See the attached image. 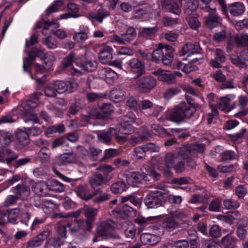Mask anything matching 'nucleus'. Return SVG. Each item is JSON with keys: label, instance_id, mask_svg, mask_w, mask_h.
Masks as SVG:
<instances>
[{"label": "nucleus", "instance_id": "obj_1", "mask_svg": "<svg viewBox=\"0 0 248 248\" xmlns=\"http://www.w3.org/2000/svg\"><path fill=\"white\" fill-rule=\"evenodd\" d=\"M205 148L206 145L202 143L186 144L181 147L177 152L167 153L164 159L165 165L168 169H173L177 173H182L186 169L183 157L186 156L187 153L196 156L197 152H204Z\"/></svg>", "mask_w": 248, "mask_h": 248}, {"label": "nucleus", "instance_id": "obj_2", "mask_svg": "<svg viewBox=\"0 0 248 248\" xmlns=\"http://www.w3.org/2000/svg\"><path fill=\"white\" fill-rule=\"evenodd\" d=\"M185 98L187 103L182 102L171 109L170 114V119L175 123H180L185 119H189L196 112L198 104L188 94H186Z\"/></svg>", "mask_w": 248, "mask_h": 248}, {"label": "nucleus", "instance_id": "obj_3", "mask_svg": "<svg viewBox=\"0 0 248 248\" xmlns=\"http://www.w3.org/2000/svg\"><path fill=\"white\" fill-rule=\"evenodd\" d=\"M217 1L221 6L223 13L226 16H228V9L231 14L235 16L242 15L245 11V5L242 2H235L230 4L227 7L224 0H217Z\"/></svg>", "mask_w": 248, "mask_h": 248}, {"label": "nucleus", "instance_id": "obj_4", "mask_svg": "<svg viewBox=\"0 0 248 248\" xmlns=\"http://www.w3.org/2000/svg\"><path fill=\"white\" fill-rule=\"evenodd\" d=\"M98 235L106 239H121V236L113 231V227L108 221H104L99 224L96 229Z\"/></svg>", "mask_w": 248, "mask_h": 248}, {"label": "nucleus", "instance_id": "obj_5", "mask_svg": "<svg viewBox=\"0 0 248 248\" xmlns=\"http://www.w3.org/2000/svg\"><path fill=\"white\" fill-rule=\"evenodd\" d=\"M163 193L159 191H152L145 197L144 202L148 208H157L162 205Z\"/></svg>", "mask_w": 248, "mask_h": 248}, {"label": "nucleus", "instance_id": "obj_6", "mask_svg": "<svg viewBox=\"0 0 248 248\" xmlns=\"http://www.w3.org/2000/svg\"><path fill=\"white\" fill-rule=\"evenodd\" d=\"M74 191L78 197L86 202L102 192L100 188L91 191L87 185H79L75 187Z\"/></svg>", "mask_w": 248, "mask_h": 248}, {"label": "nucleus", "instance_id": "obj_7", "mask_svg": "<svg viewBox=\"0 0 248 248\" xmlns=\"http://www.w3.org/2000/svg\"><path fill=\"white\" fill-rule=\"evenodd\" d=\"M205 10L209 13V15L205 20V25L207 28L213 29L221 25L222 19L216 13L215 8H211L209 6H206Z\"/></svg>", "mask_w": 248, "mask_h": 248}, {"label": "nucleus", "instance_id": "obj_8", "mask_svg": "<svg viewBox=\"0 0 248 248\" xmlns=\"http://www.w3.org/2000/svg\"><path fill=\"white\" fill-rule=\"evenodd\" d=\"M75 57L74 53H70L62 61V68L65 70L68 75L79 76L82 74L81 72L71 66Z\"/></svg>", "mask_w": 248, "mask_h": 248}, {"label": "nucleus", "instance_id": "obj_9", "mask_svg": "<svg viewBox=\"0 0 248 248\" xmlns=\"http://www.w3.org/2000/svg\"><path fill=\"white\" fill-rule=\"evenodd\" d=\"M230 60L234 65L239 68H246L248 61V50L245 49L240 53L239 55L232 54L230 56Z\"/></svg>", "mask_w": 248, "mask_h": 248}, {"label": "nucleus", "instance_id": "obj_10", "mask_svg": "<svg viewBox=\"0 0 248 248\" xmlns=\"http://www.w3.org/2000/svg\"><path fill=\"white\" fill-rule=\"evenodd\" d=\"M128 65L130 68L131 72L137 75L134 78L136 79L141 77L145 73L144 63L137 58H134L128 62Z\"/></svg>", "mask_w": 248, "mask_h": 248}, {"label": "nucleus", "instance_id": "obj_11", "mask_svg": "<svg viewBox=\"0 0 248 248\" xmlns=\"http://www.w3.org/2000/svg\"><path fill=\"white\" fill-rule=\"evenodd\" d=\"M152 73L157 77V79L159 81L166 82L168 84L175 83L174 75L170 71L159 68L156 71H153Z\"/></svg>", "mask_w": 248, "mask_h": 248}, {"label": "nucleus", "instance_id": "obj_12", "mask_svg": "<svg viewBox=\"0 0 248 248\" xmlns=\"http://www.w3.org/2000/svg\"><path fill=\"white\" fill-rule=\"evenodd\" d=\"M136 83L144 92H148L155 87L156 80L151 76H145L139 78Z\"/></svg>", "mask_w": 248, "mask_h": 248}, {"label": "nucleus", "instance_id": "obj_13", "mask_svg": "<svg viewBox=\"0 0 248 248\" xmlns=\"http://www.w3.org/2000/svg\"><path fill=\"white\" fill-rule=\"evenodd\" d=\"M116 134V129L110 127L106 131H99L97 133V140L99 142L110 145L112 141V138Z\"/></svg>", "mask_w": 248, "mask_h": 248}, {"label": "nucleus", "instance_id": "obj_14", "mask_svg": "<svg viewBox=\"0 0 248 248\" xmlns=\"http://www.w3.org/2000/svg\"><path fill=\"white\" fill-rule=\"evenodd\" d=\"M96 212L97 210L94 208H84L83 215L86 217L84 223L87 232H90L93 228V223L94 220Z\"/></svg>", "mask_w": 248, "mask_h": 248}, {"label": "nucleus", "instance_id": "obj_15", "mask_svg": "<svg viewBox=\"0 0 248 248\" xmlns=\"http://www.w3.org/2000/svg\"><path fill=\"white\" fill-rule=\"evenodd\" d=\"M54 60V57L53 55H51L49 56L45 57L44 60L45 65H41L37 63H34L33 66L36 72V75H38L39 74H44L46 71L49 70L53 65Z\"/></svg>", "mask_w": 248, "mask_h": 248}, {"label": "nucleus", "instance_id": "obj_16", "mask_svg": "<svg viewBox=\"0 0 248 248\" xmlns=\"http://www.w3.org/2000/svg\"><path fill=\"white\" fill-rule=\"evenodd\" d=\"M201 50L199 44L198 43H187L182 47L179 52L181 56H184L187 54V58H190L192 55H195L196 53H198Z\"/></svg>", "mask_w": 248, "mask_h": 248}, {"label": "nucleus", "instance_id": "obj_17", "mask_svg": "<svg viewBox=\"0 0 248 248\" xmlns=\"http://www.w3.org/2000/svg\"><path fill=\"white\" fill-rule=\"evenodd\" d=\"M161 5L166 11L179 15L181 13V6L174 0H162Z\"/></svg>", "mask_w": 248, "mask_h": 248}, {"label": "nucleus", "instance_id": "obj_18", "mask_svg": "<svg viewBox=\"0 0 248 248\" xmlns=\"http://www.w3.org/2000/svg\"><path fill=\"white\" fill-rule=\"evenodd\" d=\"M12 191L16 196H18V199L22 200L27 199L31 193L30 187L24 184H18L13 187Z\"/></svg>", "mask_w": 248, "mask_h": 248}, {"label": "nucleus", "instance_id": "obj_19", "mask_svg": "<svg viewBox=\"0 0 248 248\" xmlns=\"http://www.w3.org/2000/svg\"><path fill=\"white\" fill-rule=\"evenodd\" d=\"M77 160V155L74 152H69L62 155L57 159L56 163L59 166H64L75 163Z\"/></svg>", "mask_w": 248, "mask_h": 248}, {"label": "nucleus", "instance_id": "obj_20", "mask_svg": "<svg viewBox=\"0 0 248 248\" xmlns=\"http://www.w3.org/2000/svg\"><path fill=\"white\" fill-rule=\"evenodd\" d=\"M225 52L220 48H217L215 51V58L210 61V65L214 68H220L221 63L226 61Z\"/></svg>", "mask_w": 248, "mask_h": 248}, {"label": "nucleus", "instance_id": "obj_21", "mask_svg": "<svg viewBox=\"0 0 248 248\" xmlns=\"http://www.w3.org/2000/svg\"><path fill=\"white\" fill-rule=\"evenodd\" d=\"M53 83L58 93H71L73 91V84L70 81L56 80Z\"/></svg>", "mask_w": 248, "mask_h": 248}, {"label": "nucleus", "instance_id": "obj_22", "mask_svg": "<svg viewBox=\"0 0 248 248\" xmlns=\"http://www.w3.org/2000/svg\"><path fill=\"white\" fill-rule=\"evenodd\" d=\"M107 183L103 177V174L98 172L93 173L89 179V185L93 190H96L95 188L97 186H101Z\"/></svg>", "mask_w": 248, "mask_h": 248}, {"label": "nucleus", "instance_id": "obj_23", "mask_svg": "<svg viewBox=\"0 0 248 248\" xmlns=\"http://www.w3.org/2000/svg\"><path fill=\"white\" fill-rule=\"evenodd\" d=\"M238 98L239 110L235 113L234 115L236 118H241L246 116L248 113V108H247L248 103V97L246 96L240 95Z\"/></svg>", "mask_w": 248, "mask_h": 248}, {"label": "nucleus", "instance_id": "obj_24", "mask_svg": "<svg viewBox=\"0 0 248 248\" xmlns=\"http://www.w3.org/2000/svg\"><path fill=\"white\" fill-rule=\"evenodd\" d=\"M235 98L233 94H228L226 96L220 98L217 101V106L219 109L225 112L229 111V106L230 102Z\"/></svg>", "mask_w": 248, "mask_h": 248}, {"label": "nucleus", "instance_id": "obj_25", "mask_svg": "<svg viewBox=\"0 0 248 248\" xmlns=\"http://www.w3.org/2000/svg\"><path fill=\"white\" fill-rule=\"evenodd\" d=\"M67 226L72 233L77 232L80 230H83L84 232L87 231L85 229L83 219H74L71 220L68 222Z\"/></svg>", "mask_w": 248, "mask_h": 248}, {"label": "nucleus", "instance_id": "obj_26", "mask_svg": "<svg viewBox=\"0 0 248 248\" xmlns=\"http://www.w3.org/2000/svg\"><path fill=\"white\" fill-rule=\"evenodd\" d=\"M143 178H145V177L138 171L130 172L126 175V181L128 185L133 186L140 183Z\"/></svg>", "mask_w": 248, "mask_h": 248}, {"label": "nucleus", "instance_id": "obj_27", "mask_svg": "<svg viewBox=\"0 0 248 248\" xmlns=\"http://www.w3.org/2000/svg\"><path fill=\"white\" fill-rule=\"evenodd\" d=\"M112 48L108 46H105L99 53V61L102 63H108L110 62L112 58Z\"/></svg>", "mask_w": 248, "mask_h": 248}, {"label": "nucleus", "instance_id": "obj_28", "mask_svg": "<svg viewBox=\"0 0 248 248\" xmlns=\"http://www.w3.org/2000/svg\"><path fill=\"white\" fill-rule=\"evenodd\" d=\"M32 190L39 196H45L49 191V185L44 182H39L34 185Z\"/></svg>", "mask_w": 248, "mask_h": 248}, {"label": "nucleus", "instance_id": "obj_29", "mask_svg": "<svg viewBox=\"0 0 248 248\" xmlns=\"http://www.w3.org/2000/svg\"><path fill=\"white\" fill-rule=\"evenodd\" d=\"M141 243L144 245H155L160 241V237L151 233H143L140 238Z\"/></svg>", "mask_w": 248, "mask_h": 248}, {"label": "nucleus", "instance_id": "obj_30", "mask_svg": "<svg viewBox=\"0 0 248 248\" xmlns=\"http://www.w3.org/2000/svg\"><path fill=\"white\" fill-rule=\"evenodd\" d=\"M30 209V207L27 204H25L24 208H22L19 210V212H20V222L26 227L28 226V221L31 217Z\"/></svg>", "mask_w": 248, "mask_h": 248}, {"label": "nucleus", "instance_id": "obj_31", "mask_svg": "<svg viewBox=\"0 0 248 248\" xmlns=\"http://www.w3.org/2000/svg\"><path fill=\"white\" fill-rule=\"evenodd\" d=\"M14 139L13 134L3 130H0V145L2 147L9 145Z\"/></svg>", "mask_w": 248, "mask_h": 248}, {"label": "nucleus", "instance_id": "obj_32", "mask_svg": "<svg viewBox=\"0 0 248 248\" xmlns=\"http://www.w3.org/2000/svg\"><path fill=\"white\" fill-rule=\"evenodd\" d=\"M110 13L108 11L103 8L98 9L97 13L91 12L88 14V17L91 19H93L99 23H102L103 19L106 17L109 16Z\"/></svg>", "mask_w": 248, "mask_h": 248}, {"label": "nucleus", "instance_id": "obj_33", "mask_svg": "<svg viewBox=\"0 0 248 248\" xmlns=\"http://www.w3.org/2000/svg\"><path fill=\"white\" fill-rule=\"evenodd\" d=\"M179 223L174 217H168L163 222V227L168 232H172L179 226Z\"/></svg>", "mask_w": 248, "mask_h": 248}, {"label": "nucleus", "instance_id": "obj_34", "mask_svg": "<svg viewBox=\"0 0 248 248\" xmlns=\"http://www.w3.org/2000/svg\"><path fill=\"white\" fill-rule=\"evenodd\" d=\"M97 170L102 173L101 174H103V177L107 183L113 177V174L111 172L114 169L110 165H105L101 166L99 168H97Z\"/></svg>", "mask_w": 248, "mask_h": 248}, {"label": "nucleus", "instance_id": "obj_35", "mask_svg": "<svg viewBox=\"0 0 248 248\" xmlns=\"http://www.w3.org/2000/svg\"><path fill=\"white\" fill-rule=\"evenodd\" d=\"M152 10V6L148 4L143 5L141 7H139L134 11V17L135 18L141 19L149 13Z\"/></svg>", "mask_w": 248, "mask_h": 248}, {"label": "nucleus", "instance_id": "obj_36", "mask_svg": "<svg viewBox=\"0 0 248 248\" xmlns=\"http://www.w3.org/2000/svg\"><path fill=\"white\" fill-rule=\"evenodd\" d=\"M158 30L157 26L152 28H140L139 32V36L143 38H150L155 35Z\"/></svg>", "mask_w": 248, "mask_h": 248}, {"label": "nucleus", "instance_id": "obj_37", "mask_svg": "<svg viewBox=\"0 0 248 248\" xmlns=\"http://www.w3.org/2000/svg\"><path fill=\"white\" fill-rule=\"evenodd\" d=\"M88 32L89 28L86 27L83 31L75 32L73 35V39L77 43H83L88 37Z\"/></svg>", "mask_w": 248, "mask_h": 248}, {"label": "nucleus", "instance_id": "obj_38", "mask_svg": "<svg viewBox=\"0 0 248 248\" xmlns=\"http://www.w3.org/2000/svg\"><path fill=\"white\" fill-rule=\"evenodd\" d=\"M237 239L230 235H227L221 240V243L224 246V248H235Z\"/></svg>", "mask_w": 248, "mask_h": 248}, {"label": "nucleus", "instance_id": "obj_39", "mask_svg": "<svg viewBox=\"0 0 248 248\" xmlns=\"http://www.w3.org/2000/svg\"><path fill=\"white\" fill-rule=\"evenodd\" d=\"M137 36V31L136 29L132 27H129L126 32L122 34L123 39L124 40V44L130 43Z\"/></svg>", "mask_w": 248, "mask_h": 248}, {"label": "nucleus", "instance_id": "obj_40", "mask_svg": "<svg viewBox=\"0 0 248 248\" xmlns=\"http://www.w3.org/2000/svg\"><path fill=\"white\" fill-rule=\"evenodd\" d=\"M127 189L126 184L123 181L114 183L111 186L110 190L114 194H119L125 191Z\"/></svg>", "mask_w": 248, "mask_h": 248}, {"label": "nucleus", "instance_id": "obj_41", "mask_svg": "<svg viewBox=\"0 0 248 248\" xmlns=\"http://www.w3.org/2000/svg\"><path fill=\"white\" fill-rule=\"evenodd\" d=\"M16 137L19 143L23 146H26L30 143V139L27 132L18 130L16 133Z\"/></svg>", "mask_w": 248, "mask_h": 248}, {"label": "nucleus", "instance_id": "obj_42", "mask_svg": "<svg viewBox=\"0 0 248 248\" xmlns=\"http://www.w3.org/2000/svg\"><path fill=\"white\" fill-rule=\"evenodd\" d=\"M51 155V152L46 147H42L38 153L39 160L43 163H46L49 161Z\"/></svg>", "mask_w": 248, "mask_h": 248}, {"label": "nucleus", "instance_id": "obj_43", "mask_svg": "<svg viewBox=\"0 0 248 248\" xmlns=\"http://www.w3.org/2000/svg\"><path fill=\"white\" fill-rule=\"evenodd\" d=\"M198 6L199 1L198 0H189L185 6V14L188 16L190 15L197 10Z\"/></svg>", "mask_w": 248, "mask_h": 248}, {"label": "nucleus", "instance_id": "obj_44", "mask_svg": "<svg viewBox=\"0 0 248 248\" xmlns=\"http://www.w3.org/2000/svg\"><path fill=\"white\" fill-rule=\"evenodd\" d=\"M65 131V127L63 124H60L56 125L49 126L46 131L45 134L47 137L50 136L51 135L58 132L62 133Z\"/></svg>", "mask_w": 248, "mask_h": 248}, {"label": "nucleus", "instance_id": "obj_45", "mask_svg": "<svg viewBox=\"0 0 248 248\" xmlns=\"http://www.w3.org/2000/svg\"><path fill=\"white\" fill-rule=\"evenodd\" d=\"M102 72L104 73L106 82L109 84H112L114 79L117 78V74L109 68H105L102 70Z\"/></svg>", "mask_w": 248, "mask_h": 248}, {"label": "nucleus", "instance_id": "obj_46", "mask_svg": "<svg viewBox=\"0 0 248 248\" xmlns=\"http://www.w3.org/2000/svg\"><path fill=\"white\" fill-rule=\"evenodd\" d=\"M119 131L121 134L129 135L133 132L134 128L128 121L125 120L121 123Z\"/></svg>", "mask_w": 248, "mask_h": 248}, {"label": "nucleus", "instance_id": "obj_47", "mask_svg": "<svg viewBox=\"0 0 248 248\" xmlns=\"http://www.w3.org/2000/svg\"><path fill=\"white\" fill-rule=\"evenodd\" d=\"M65 189L64 185L56 180H53L49 185V191L56 192H63Z\"/></svg>", "mask_w": 248, "mask_h": 248}, {"label": "nucleus", "instance_id": "obj_48", "mask_svg": "<svg viewBox=\"0 0 248 248\" xmlns=\"http://www.w3.org/2000/svg\"><path fill=\"white\" fill-rule=\"evenodd\" d=\"M208 199L207 195L193 194L189 202L192 203H204L207 202Z\"/></svg>", "mask_w": 248, "mask_h": 248}, {"label": "nucleus", "instance_id": "obj_49", "mask_svg": "<svg viewBox=\"0 0 248 248\" xmlns=\"http://www.w3.org/2000/svg\"><path fill=\"white\" fill-rule=\"evenodd\" d=\"M163 46L162 44H160L157 49L154 50L152 52L151 56L153 61L156 62H159L161 61V58L163 56L164 52L162 50V48Z\"/></svg>", "mask_w": 248, "mask_h": 248}, {"label": "nucleus", "instance_id": "obj_50", "mask_svg": "<svg viewBox=\"0 0 248 248\" xmlns=\"http://www.w3.org/2000/svg\"><path fill=\"white\" fill-rule=\"evenodd\" d=\"M56 207V204L51 201L45 200L42 202V208L45 213H50L53 211Z\"/></svg>", "mask_w": 248, "mask_h": 248}, {"label": "nucleus", "instance_id": "obj_51", "mask_svg": "<svg viewBox=\"0 0 248 248\" xmlns=\"http://www.w3.org/2000/svg\"><path fill=\"white\" fill-rule=\"evenodd\" d=\"M203 153L204 152L202 153L197 152L196 156H193L187 153L186 156L183 157L184 161H185L186 160L187 166L191 169H194L197 166V163L192 157H197L198 154H203Z\"/></svg>", "mask_w": 248, "mask_h": 248}, {"label": "nucleus", "instance_id": "obj_52", "mask_svg": "<svg viewBox=\"0 0 248 248\" xmlns=\"http://www.w3.org/2000/svg\"><path fill=\"white\" fill-rule=\"evenodd\" d=\"M63 3V0H59L54 2L46 10V15L49 16L51 14L58 11V7L61 6Z\"/></svg>", "mask_w": 248, "mask_h": 248}, {"label": "nucleus", "instance_id": "obj_53", "mask_svg": "<svg viewBox=\"0 0 248 248\" xmlns=\"http://www.w3.org/2000/svg\"><path fill=\"white\" fill-rule=\"evenodd\" d=\"M53 82L49 83L45 89V94L49 97H55L58 93Z\"/></svg>", "mask_w": 248, "mask_h": 248}, {"label": "nucleus", "instance_id": "obj_54", "mask_svg": "<svg viewBox=\"0 0 248 248\" xmlns=\"http://www.w3.org/2000/svg\"><path fill=\"white\" fill-rule=\"evenodd\" d=\"M83 69L87 72H91L94 71L97 67V63L95 61H89L81 64Z\"/></svg>", "mask_w": 248, "mask_h": 248}, {"label": "nucleus", "instance_id": "obj_55", "mask_svg": "<svg viewBox=\"0 0 248 248\" xmlns=\"http://www.w3.org/2000/svg\"><path fill=\"white\" fill-rule=\"evenodd\" d=\"M19 214V209L18 208L12 209L8 214H7V219H8V222L13 224L16 223Z\"/></svg>", "mask_w": 248, "mask_h": 248}, {"label": "nucleus", "instance_id": "obj_56", "mask_svg": "<svg viewBox=\"0 0 248 248\" xmlns=\"http://www.w3.org/2000/svg\"><path fill=\"white\" fill-rule=\"evenodd\" d=\"M134 155L137 159L145 158L146 156V151L144 149V146L135 147L134 149Z\"/></svg>", "mask_w": 248, "mask_h": 248}, {"label": "nucleus", "instance_id": "obj_57", "mask_svg": "<svg viewBox=\"0 0 248 248\" xmlns=\"http://www.w3.org/2000/svg\"><path fill=\"white\" fill-rule=\"evenodd\" d=\"M235 41L238 46H248V34H244L236 36Z\"/></svg>", "mask_w": 248, "mask_h": 248}, {"label": "nucleus", "instance_id": "obj_58", "mask_svg": "<svg viewBox=\"0 0 248 248\" xmlns=\"http://www.w3.org/2000/svg\"><path fill=\"white\" fill-rule=\"evenodd\" d=\"M151 130L154 134L156 135H161L165 134L168 136H171V135L167 132L166 129L155 124L152 125Z\"/></svg>", "mask_w": 248, "mask_h": 248}, {"label": "nucleus", "instance_id": "obj_59", "mask_svg": "<svg viewBox=\"0 0 248 248\" xmlns=\"http://www.w3.org/2000/svg\"><path fill=\"white\" fill-rule=\"evenodd\" d=\"M42 43L49 49H54L57 47L56 40L50 36L43 39Z\"/></svg>", "mask_w": 248, "mask_h": 248}, {"label": "nucleus", "instance_id": "obj_60", "mask_svg": "<svg viewBox=\"0 0 248 248\" xmlns=\"http://www.w3.org/2000/svg\"><path fill=\"white\" fill-rule=\"evenodd\" d=\"M136 229L133 224H130L126 229L124 230V234L128 241H130L135 236Z\"/></svg>", "mask_w": 248, "mask_h": 248}, {"label": "nucleus", "instance_id": "obj_61", "mask_svg": "<svg viewBox=\"0 0 248 248\" xmlns=\"http://www.w3.org/2000/svg\"><path fill=\"white\" fill-rule=\"evenodd\" d=\"M140 102H138L134 97L131 96L128 98L126 105L131 109L135 111L139 110Z\"/></svg>", "mask_w": 248, "mask_h": 248}, {"label": "nucleus", "instance_id": "obj_62", "mask_svg": "<svg viewBox=\"0 0 248 248\" xmlns=\"http://www.w3.org/2000/svg\"><path fill=\"white\" fill-rule=\"evenodd\" d=\"M209 234L212 238H218L221 235V228L218 225H213L209 230Z\"/></svg>", "mask_w": 248, "mask_h": 248}, {"label": "nucleus", "instance_id": "obj_63", "mask_svg": "<svg viewBox=\"0 0 248 248\" xmlns=\"http://www.w3.org/2000/svg\"><path fill=\"white\" fill-rule=\"evenodd\" d=\"M221 202L218 199H213L209 205V210L212 212H218L221 207Z\"/></svg>", "mask_w": 248, "mask_h": 248}, {"label": "nucleus", "instance_id": "obj_64", "mask_svg": "<svg viewBox=\"0 0 248 248\" xmlns=\"http://www.w3.org/2000/svg\"><path fill=\"white\" fill-rule=\"evenodd\" d=\"M201 244L204 248H217L216 242L212 238H202L201 240Z\"/></svg>", "mask_w": 248, "mask_h": 248}]
</instances>
